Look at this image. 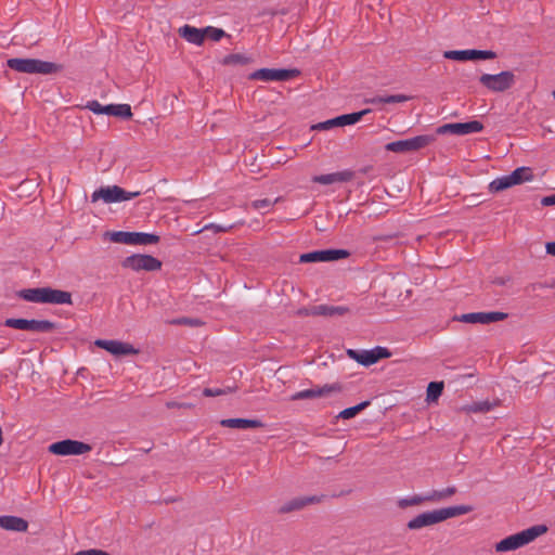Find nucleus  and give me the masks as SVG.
Returning a JSON list of instances; mask_svg holds the SVG:
<instances>
[{
    "label": "nucleus",
    "mask_w": 555,
    "mask_h": 555,
    "mask_svg": "<svg viewBox=\"0 0 555 555\" xmlns=\"http://www.w3.org/2000/svg\"><path fill=\"white\" fill-rule=\"evenodd\" d=\"M247 63V57H245L242 54L235 53V54H229L223 59V64L231 65V64H245Z\"/></svg>",
    "instance_id": "nucleus-40"
},
{
    "label": "nucleus",
    "mask_w": 555,
    "mask_h": 555,
    "mask_svg": "<svg viewBox=\"0 0 555 555\" xmlns=\"http://www.w3.org/2000/svg\"><path fill=\"white\" fill-rule=\"evenodd\" d=\"M220 425L235 429L260 428L263 426L262 422L259 420L248 418H224L220 421Z\"/></svg>",
    "instance_id": "nucleus-22"
},
{
    "label": "nucleus",
    "mask_w": 555,
    "mask_h": 555,
    "mask_svg": "<svg viewBox=\"0 0 555 555\" xmlns=\"http://www.w3.org/2000/svg\"><path fill=\"white\" fill-rule=\"evenodd\" d=\"M473 511L470 505H457V506H449L440 509H434L424 512L406 524L408 529L410 530H418L424 527H429L441 521H444L449 518L457 517L461 515L468 514Z\"/></svg>",
    "instance_id": "nucleus-1"
},
{
    "label": "nucleus",
    "mask_w": 555,
    "mask_h": 555,
    "mask_svg": "<svg viewBox=\"0 0 555 555\" xmlns=\"http://www.w3.org/2000/svg\"><path fill=\"white\" fill-rule=\"evenodd\" d=\"M347 354L350 359L357 361L358 363L364 366H370L380 359L389 358L391 352L387 348L378 346L371 350L348 349Z\"/></svg>",
    "instance_id": "nucleus-11"
},
{
    "label": "nucleus",
    "mask_w": 555,
    "mask_h": 555,
    "mask_svg": "<svg viewBox=\"0 0 555 555\" xmlns=\"http://www.w3.org/2000/svg\"><path fill=\"white\" fill-rule=\"evenodd\" d=\"M92 450V447L88 443L78 440L65 439L62 441L54 442L49 446V452L55 455H80L88 453Z\"/></svg>",
    "instance_id": "nucleus-9"
},
{
    "label": "nucleus",
    "mask_w": 555,
    "mask_h": 555,
    "mask_svg": "<svg viewBox=\"0 0 555 555\" xmlns=\"http://www.w3.org/2000/svg\"><path fill=\"white\" fill-rule=\"evenodd\" d=\"M225 33L221 28H216L212 26H208L205 28V37L207 36L212 41H219L222 37H224Z\"/></svg>",
    "instance_id": "nucleus-37"
},
{
    "label": "nucleus",
    "mask_w": 555,
    "mask_h": 555,
    "mask_svg": "<svg viewBox=\"0 0 555 555\" xmlns=\"http://www.w3.org/2000/svg\"><path fill=\"white\" fill-rule=\"evenodd\" d=\"M233 228H234V224L219 225L216 223H209V224L205 225L203 228V230H214L216 233H219V232H228Z\"/></svg>",
    "instance_id": "nucleus-43"
},
{
    "label": "nucleus",
    "mask_w": 555,
    "mask_h": 555,
    "mask_svg": "<svg viewBox=\"0 0 555 555\" xmlns=\"http://www.w3.org/2000/svg\"><path fill=\"white\" fill-rule=\"evenodd\" d=\"M87 109L91 111L92 113L96 114V115H101L103 114V108H104V105H102L99 101L96 100H92V101H89L86 106H85Z\"/></svg>",
    "instance_id": "nucleus-42"
},
{
    "label": "nucleus",
    "mask_w": 555,
    "mask_h": 555,
    "mask_svg": "<svg viewBox=\"0 0 555 555\" xmlns=\"http://www.w3.org/2000/svg\"><path fill=\"white\" fill-rule=\"evenodd\" d=\"M483 130V125L478 120L467 122H452L444 124L437 128L438 134L451 133L455 135H466L469 133H477Z\"/></svg>",
    "instance_id": "nucleus-13"
},
{
    "label": "nucleus",
    "mask_w": 555,
    "mask_h": 555,
    "mask_svg": "<svg viewBox=\"0 0 555 555\" xmlns=\"http://www.w3.org/2000/svg\"><path fill=\"white\" fill-rule=\"evenodd\" d=\"M340 391V386L337 384L333 385H324L322 387L317 386L310 389H305L301 391H297L291 396L292 401L306 400V399H314L321 397H327L332 392Z\"/></svg>",
    "instance_id": "nucleus-18"
},
{
    "label": "nucleus",
    "mask_w": 555,
    "mask_h": 555,
    "mask_svg": "<svg viewBox=\"0 0 555 555\" xmlns=\"http://www.w3.org/2000/svg\"><path fill=\"white\" fill-rule=\"evenodd\" d=\"M7 65L9 68L23 74L53 75L61 73L63 69L61 64L39 59L13 57L7 61Z\"/></svg>",
    "instance_id": "nucleus-2"
},
{
    "label": "nucleus",
    "mask_w": 555,
    "mask_h": 555,
    "mask_svg": "<svg viewBox=\"0 0 555 555\" xmlns=\"http://www.w3.org/2000/svg\"><path fill=\"white\" fill-rule=\"evenodd\" d=\"M121 266L133 271H157L162 268V261L151 255H131L126 257Z\"/></svg>",
    "instance_id": "nucleus-12"
},
{
    "label": "nucleus",
    "mask_w": 555,
    "mask_h": 555,
    "mask_svg": "<svg viewBox=\"0 0 555 555\" xmlns=\"http://www.w3.org/2000/svg\"><path fill=\"white\" fill-rule=\"evenodd\" d=\"M313 315L340 317L349 312V308L343 306L318 305L310 311Z\"/></svg>",
    "instance_id": "nucleus-24"
},
{
    "label": "nucleus",
    "mask_w": 555,
    "mask_h": 555,
    "mask_svg": "<svg viewBox=\"0 0 555 555\" xmlns=\"http://www.w3.org/2000/svg\"><path fill=\"white\" fill-rule=\"evenodd\" d=\"M278 201H279V198H276L275 201H270L268 198L257 199V201L251 202L250 206L255 210H261V209L269 210Z\"/></svg>",
    "instance_id": "nucleus-36"
},
{
    "label": "nucleus",
    "mask_w": 555,
    "mask_h": 555,
    "mask_svg": "<svg viewBox=\"0 0 555 555\" xmlns=\"http://www.w3.org/2000/svg\"><path fill=\"white\" fill-rule=\"evenodd\" d=\"M443 390V382H430L427 387V402L437 401Z\"/></svg>",
    "instance_id": "nucleus-29"
},
{
    "label": "nucleus",
    "mask_w": 555,
    "mask_h": 555,
    "mask_svg": "<svg viewBox=\"0 0 555 555\" xmlns=\"http://www.w3.org/2000/svg\"><path fill=\"white\" fill-rule=\"evenodd\" d=\"M349 256V251L346 249H324L314 250L300 255V262H324L345 259Z\"/></svg>",
    "instance_id": "nucleus-14"
},
{
    "label": "nucleus",
    "mask_w": 555,
    "mask_h": 555,
    "mask_svg": "<svg viewBox=\"0 0 555 555\" xmlns=\"http://www.w3.org/2000/svg\"><path fill=\"white\" fill-rule=\"evenodd\" d=\"M424 495H425L426 502L438 503V502L446 500L443 489L442 490H433L428 493H425Z\"/></svg>",
    "instance_id": "nucleus-39"
},
{
    "label": "nucleus",
    "mask_w": 555,
    "mask_h": 555,
    "mask_svg": "<svg viewBox=\"0 0 555 555\" xmlns=\"http://www.w3.org/2000/svg\"><path fill=\"white\" fill-rule=\"evenodd\" d=\"M299 75L298 69L260 68L253 72L248 79L262 81H287Z\"/></svg>",
    "instance_id": "nucleus-10"
},
{
    "label": "nucleus",
    "mask_w": 555,
    "mask_h": 555,
    "mask_svg": "<svg viewBox=\"0 0 555 555\" xmlns=\"http://www.w3.org/2000/svg\"><path fill=\"white\" fill-rule=\"evenodd\" d=\"M113 116L129 119L132 117L131 107L129 104H115Z\"/></svg>",
    "instance_id": "nucleus-34"
},
{
    "label": "nucleus",
    "mask_w": 555,
    "mask_h": 555,
    "mask_svg": "<svg viewBox=\"0 0 555 555\" xmlns=\"http://www.w3.org/2000/svg\"><path fill=\"white\" fill-rule=\"evenodd\" d=\"M7 327L27 331L31 333H50L55 324L49 320H27L10 318L4 321Z\"/></svg>",
    "instance_id": "nucleus-8"
},
{
    "label": "nucleus",
    "mask_w": 555,
    "mask_h": 555,
    "mask_svg": "<svg viewBox=\"0 0 555 555\" xmlns=\"http://www.w3.org/2000/svg\"><path fill=\"white\" fill-rule=\"evenodd\" d=\"M409 96L404 94H392V95H386L384 96V103L385 104H393V103H403L409 101Z\"/></svg>",
    "instance_id": "nucleus-41"
},
{
    "label": "nucleus",
    "mask_w": 555,
    "mask_h": 555,
    "mask_svg": "<svg viewBox=\"0 0 555 555\" xmlns=\"http://www.w3.org/2000/svg\"><path fill=\"white\" fill-rule=\"evenodd\" d=\"M172 323L180 325L198 326L202 324V321L198 319L181 318L172 321Z\"/></svg>",
    "instance_id": "nucleus-44"
},
{
    "label": "nucleus",
    "mask_w": 555,
    "mask_h": 555,
    "mask_svg": "<svg viewBox=\"0 0 555 555\" xmlns=\"http://www.w3.org/2000/svg\"><path fill=\"white\" fill-rule=\"evenodd\" d=\"M334 127H339L338 117L313 125L312 129L313 130H330Z\"/></svg>",
    "instance_id": "nucleus-38"
},
{
    "label": "nucleus",
    "mask_w": 555,
    "mask_h": 555,
    "mask_svg": "<svg viewBox=\"0 0 555 555\" xmlns=\"http://www.w3.org/2000/svg\"><path fill=\"white\" fill-rule=\"evenodd\" d=\"M18 296L26 301L42 304H72V294L65 291L50 287H38L22 289Z\"/></svg>",
    "instance_id": "nucleus-3"
},
{
    "label": "nucleus",
    "mask_w": 555,
    "mask_h": 555,
    "mask_svg": "<svg viewBox=\"0 0 555 555\" xmlns=\"http://www.w3.org/2000/svg\"><path fill=\"white\" fill-rule=\"evenodd\" d=\"M480 83L490 91L504 92L515 83V75L504 70L495 75L483 74L479 78Z\"/></svg>",
    "instance_id": "nucleus-7"
},
{
    "label": "nucleus",
    "mask_w": 555,
    "mask_h": 555,
    "mask_svg": "<svg viewBox=\"0 0 555 555\" xmlns=\"http://www.w3.org/2000/svg\"><path fill=\"white\" fill-rule=\"evenodd\" d=\"M544 287L542 283H533L527 287L528 292H537L538 289Z\"/></svg>",
    "instance_id": "nucleus-50"
},
{
    "label": "nucleus",
    "mask_w": 555,
    "mask_h": 555,
    "mask_svg": "<svg viewBox=\"0 0 555 555\" xmlns=\"http://www.w3.org/2000/svg\"><path fill=\"white\" fill-rule=\"evenodd\" d=\"M0 527L8 531L25 532L28 529V522L17 516H0Z\"/></svg>",
    "instance_id": "nucleus-21"
},
{
    "label": "nucleus",
    "mask_w": 555,
    "mask_h": 555,
    "mask_svg": "<svg viewBox=\"0 0 555 555\" xmlns=\"http://www.w3.org/2000/svg\"><path fill=\"white\" fill-rule=\"evenodd\" d=\"M354 173L351 170H343L327 175L314 176L312 181L320 184H333L337 182H348L352 180Z\"/></svg>",
    "instance_id": "nucleus-20"
},
{
    "label": "nucleus",
    "mask_w": 555,
    "mask_h": 555,
    "mask_svg": "<svg viewBox=\"0 0 555 555\" xmlns=\"http://www.w3.org/2000/svg\"><path fill=\"white\" fill-rule=\"evenodd\" d=\"M545 247L547 254L555 256V242L547 243Z\"/></svg>",
    "instance_id": "nucleus-49"
},
{
    "label": "nucleus",
    "mask_w": 555,
    "mask_h": 555,
    "mask_svg": "<svg viewBox=\"0 0 555 555\" xmlns=\"http://www.w3.org/2000/svg\"><path fill=\"white\" fill-rule=\"evenodd\" d=\"M512 186H514V183H512V180L509 179V176L507 175V176H503V177L494 179L489 184V191L492 193H498V192L504 191Z\"/></svg>",
    "instance_id": "nucleus-28"
},
{
    "label": "nucleus",
    "mask_w": 555,
    "mask_h": 555,
    "mask_svg": "<svg viewBox=\"0 0 555 555\" xmlns=\"http://www.w3.org/2000/svg\"><path fill=\"white\" fill-rule=\"evenodd\" d=\"M547 531L545 525H535L515 534L508 535L495 544L496 552H507L522 547Z\"/></svg>",
    "instance_id": "nucleus-4"
},
{
    "label": "nucleus",
    "mask_w": 555,
    "mask_h": 555,
    "mask_svg": "<svg viewBox=\"0 0 555 555\" xmlns=\"http://www.w3.org/2000/svg\"><path fill=\"white\" fill-rule=\"evenodd\" d=\"M114 106H115V104L104 105L103 114L113 116Z\"/></svg>",
    "instance_id": "nucleus-48"
},
{
    "label": "nucleus",
    "mask_w": 555,
    "mask_h": 555,
    "mask_svg": "<svg viewBox=\"0 0 555 555\" xmlns=\"http://www.w3.org/2000/svg\"><path fill=\"white\" fill-rule=\"evenodd\" d=\"M324 495H305L297 496L285 502L279 508L280 514H287L296 511H301L308 505L319 504L323 501Z\"/></svg>",
    "instance_id": "nucleus-16"
},
{
    "label": "nucleus",
    "mask_w": 555,
    "mask_h": 555,
    "mask_svg": "<svg viewBox=\"0 0 555 555\" xmlns=\"http://www.w3.org/2000/svg\"><path fill=\"white\" fill-rule=\"evenodd\" d=\"M456 488L454 486H451V487H448L446 489H443V493H444V498L446 500L451 498L452 495H454L456 493Z\"/></svg>",
    "instance_id": "nucleus-47"
},
{
    "label": "nucleus",
    "mask_w": 555,
    "mask_h": 555,
    "mask_svg": "<svg viewBox=\"0 0 555 555\" xmlns=\"http://www.w3.org/2000/svg\"><path fill=\"white\" fill-rule=\"evenodd\" d=\"M160 237L152 233L132 232V245L157 244Z\"/></svg>",
    "instance_id": "nucleus-26"
},
{
    "label": "nucleus",
    "mask_w": 555,
    "mask_h": 555,
    "mask_svg": "<svg viewBox=\"0 0 555 555\" xmlns=\"http://www.w3.org/2000/svg\"><path fill=\"white\" fill-rule=\"evenodd\" d=\"M106 236H108L109 240L114 243L132 245V232H126V231L107 232Z\"/></svg>",
    "instance_id": "nucleus-30"
},
{
    "label": "nucleus",
    "mask_w": 555,
    "mask_h": 555,
    "mask_svg": "<svg viewBox=\"0 0 555 555\" xmlns=\"http://www.w3.org/2000/svg\"><path fill=\"white\" fill-rule=\"evenodd\" d=\"M369 405H370V401H363L354 406H350V408L343 410L338 414V417L344 418V420L352 418Z\"/></svg>",
    "instance_id": "nucleus-32"
},
{
    "label": "nucleus",
    "mask_w": 555,
    "mask_h": 555,
    "mask_svg": "<svg viewBox=\"0 0 555 555\" xmlns=\"http://www.w3.org/2000/svg\"><path fill=\"white\" fill-rule=\"evenodd\" d=\"M364 103L366 104H373V105H376V104H385L384 103V96H374V98H367L364 100Z\"/></svg>",
    "instance_id": "nucleus-46"
},
{
    "label": "nucleus",
    "mask_w": 555,
    "mask_h": 555,
    "mask_svg": "<svg viewBox=\"0 0 555 555\" xmlns=\"http://www.w3.org/2000/svg\"><path fill=\"white\" fill-rule=\"evenodd\" d=\"M141 192H127L118 185L112 186H102L95 190L91 195V201L98 202L102 199L104 203H119L125 201H130L132 198L138 197Z\"/></svg>",
    "instance_id": "nucleus-5"
},
{
    "label": "nucleus",
    "mask_w": 555,
    "mask_h": 555,
    "mask_svg": "<svg viewBox=\"0 0 555 555\" xmlns=\"http://www.w3.org/2000/svg\"><path fill=\"white\" fill-rule=\"evenodd\" d=\"M179 35L188 42L201 46L205 39V28L198 29L190 25H184L179 28Z\"/></svg>",
    "instance_id": "nucleus-23"
},
{
    "label": "nucleus",
    "mask_w": 555,
    "mask_h": 555,
    "mask_svg": "<svg viewBox=\"0 0 555 555\" xmlns=\"http://www.w3.org/2000/svg\"><path fill=\"white\" fill-rule=\"evenodd\" d=\"M95 345L114 356H129L139 352L131 344L119 340L98 339Z\"/></svg>",
    "instance_id": "nucleus-19"
},
{
    "label": "nucleus",
    "mask_w": 555,
    "mask_h": 555,
    "mask_svg": "<svg viewBox=\"0 0 555 555\" xmlns=\"http://www.w3.org/2000/svg\"><path fill=\"white\" fill-rule=\"evenodd\" d=\"M235 391V388H232V387H225V388H205L203 390V395L205 397H218V396H223V395H227V393H231Z\"/></svg>",
    "instance_id": "nucleus-35"
},
{
    "label": "nucleus",
    "mask_w": 555,
    "mask_h": 555,
    "mask_svg": "<svg viewBox=\"0 0 555 555\" xmlns=\"http://www.w3.org/2000/svg\"><path fill=\"white\" fill-rule=\"evenodd\" d=\"M370 113H371V109L370 108H365V109H362L360 112H354V113H351V114H345V115L337 116L338 117L339 127L354 125L358 121H360L363 116H365V115H367Z\"/></svg>",
    "instance_id": "nucleus-25"
},
{
    "label": "nucleus",
    "mask_w": 555,
    "mask_h": 555,
    "mask_svg": "<svg viewBox=\"0 0 555 555\" xmlns=\"http://www.w3.org/2000/svg\"><path fill=\"white\" fill-rule=\"evenodd\" d=\"M425 495L424 494H414L410 498H403L399 499L397 502L398 507L404 509L410 506H417L423 503H425Z\"/></svg>",
    "instance_id": "nucleus-31"
},
{
    "label": "nucleus",
    "mask_w": 555,
    "mask_h": 555,
    "mask_svg": "<svg viewBox=\"0 0 555 555\" xmlns=\"http://www.w3.org/2000/svg\"><path fill=\"white\" fill-rule=\"evenodd\" d=\"M553 98L555 99V90L552 92Z\"/></svg>",
    "instance_id": "nucleus-53"
},
{
    "label": "nucleus",
    "mask_w": 555,
    "mask_h": 555,
    "mask_svg": "<svg viewBox=\"0 0 555 555\" xmlns=\"http://www.w3.org/2000/svg\"><path fill=\"white\" fill-rule=\"evenodd\" d=\"M167 406L168 408H175V406H180V404H178L176 402H169V403H167Z\"/></svg>",
    "instance_id": "nucleus-52"
},
{
    "label": "nucleus",
    "mask_w": 555,
    "mask_h": 555,
    "mask_svg": "<svg viewBox=\"0 0 555 555\" xmlns=\"http://www.w3.org/2000/svg\"><path fill=\"white\" fill-rule=\"evenodd\" d=\"M443 56L454 61L493 60L496 53L491 50H449Z\"/></svg>",
    "instance_id": "nucleus-15"
},
{
    "label": "nucleus",
    "mask_w": 555,
    "mask_h": 555,
    "mask_svg": "<svg viewBox=\"0 0 555 555\" xmlns=\"http://www.w3.org/2000/svg\"><path fill=\"white\" fill-rule=\"evenodd\" d=\"M507 317L504 312H472L462 314L455 320L464 323H480V324H490L493 322L502 321Z\"/></svg>",
    "instance_id": "nucleus-17"
},
{
    "label": "nucleus",
    "mask_w": 555,
    "mask_h": 555,
    "mask_svg": "<svg viewBox=\"0 0 555 555\" xmlns=\"http://www.w3.org/2000/svg\"><path fill=\"white\" fill-rule=\"evenodd\" d=\"M312 310V307L309 308H301L297 311L298 315H313L310 311Z\"/></svg>",
    "instance_id": "nucleus-51"
},
{
    "label": "nucleus",
    "mask_w": 555,
    "mask_h": 555,
    "mask_svg": "<svg viewBox=\"0 0 555 555\" xmlns=\"http://www.w3.org/2000/svg\"><path fill=\"white\" fill-rule=\"evenodd\" d=\"M508 176L514 185L520 184L526 181H530L533 178L532 171L528 167H519Z\"/></svg>",
    "instance_id": "nucleus-27"
},
{
    "label": "nucleus",
    "mask_w": 555,
    "mask_h": 555,
    "mask_svg": "<svg viewBox=\"0 0 555 555\" xmlns=\"http://www.w3.org/2000/svg\"><path fill=\"white\" fill-rule=\"evenodd\" d=\"M492 408L493 404L490 401H480L465 406L464 410L472 413H485L489 412Z\"/></svg>",
    "instance_id": "nucleus-33"
},
{
    "label": "nucleus",
    "mask_w": 555,
    "mask_h": 555,
    "mask_svg": "<svg viewBox=\"0 0 555 555\" xmlns=\"http://www.w3.org/2000/svg\"><path fill=\"white\" fill-rule=\"evenodd\" d=\"M542 206H554L555 205V193L541 198Z\"/></svg>",
    "instance_id": "nucleus-45"
},
{
    "label": "nucleus",
    "mask_w": 555,
    "mask_h": 555,
    "mask_svg": "<svg viewBox=\"0 0 555 555\" xmlns=\"http://www.w3.org/2000/svg\"><path fill=\"white\" fill-rule=\"evenodd\" d=\"M435 141L434 135L422 134L414 138L387 143L385 150L393 153H409L426 147Z\"/></svg>",
    "instance_id": "nucleus-6"
}]
</instances>
